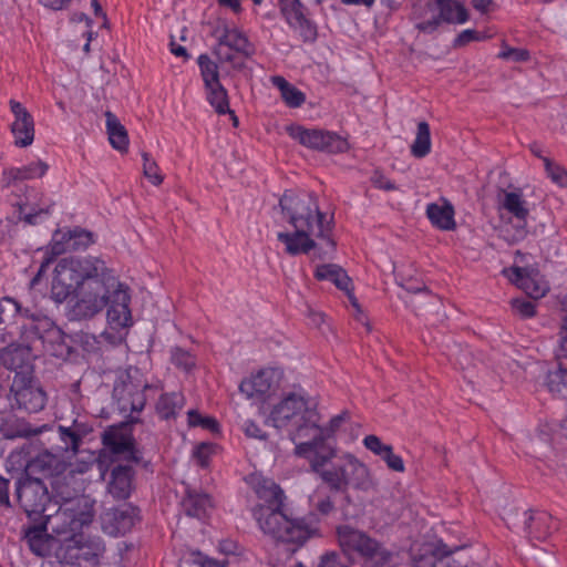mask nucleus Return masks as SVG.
I'll return each instance as SVG.
<instances>
[{
  "label": "nucleus",
  "mask_w": 567,
  "mask_h": 567,
  "mask_svg": "<svg viewBox=\"0 0 567 567\" xmlns=\"http://www.w3.org/2000/svg\"><path fill=\"white\" fill-rule=\"evenodd\" d=\"M336 535L341 550L349 557L362 558L373 567H409L401 553L389 550L381 542L361 529L339 525Z\"/></svg>",
  "instance_id": "20e7f679"
},
{
  "label": "nucleus",
  "mask_w": 567,
  "mask_h": 567,
  "mask_svg": "<svg viewBox=\"0 0 567 567\" xmlns=\"http://www.w3.org/2000/svg\"><path fill=\"white\" fill-rule=\"evenodd\" d=\"M127 427H109L103 436V452L109 454L112 462L124 460L140 462L141 453L135 446V441Z\"/></svg>",
  "instance_id": "f3484780"
},
{
  "label": "nucleus",
  "mask_w": 567,
  "mask_h": 567,
  "mask_svg": "<svg viewBox=\"0 0 567 567\" xmlns=\"http://www.w3.org/2000/svg\"><path fill=\"white\" fill-rule=\"evenodd\" d=\"M111 268L100 257L60 259L50 272V296L56 303L68 301L72 320L93 318L102 305L103 279Z\"/></svg>",
  "instance_id": "f257e3e1"
},
{
  "label": "nucleus",
  "mask_w": 567,
  "mask_h": 567,
  "mask_svg": "<svg viewBox=\"0 0 567 567\" xmlns=\"http://www.w3.org/2000/svg\"><path fill=\"white\" fill-rule=\"evenodd\" d=\"M426 216L431 224L437 229L453 230L456 227L454 207L445 198L427 204Z\"/></svg>",
  "instance_id": "c85d7f7f"
},
{
  "label": "nucleus",
  "mask_w": 567,
  "mask_h": 567,
  "mask_svg": "<svg viewBox=\"0 0 567 567\" xmlns=\"http://www.w3.org/2000/svg\"><path fill=\"white\" fill-rule=\"evenodd\" d=\"M11 399L14 411L34 413L44 408L47 394L32 378L31 372H17L11 385Z\"/></svg>",
  "instance_id": "2eb2a0df"
},
{
  "label": "nucleus",
  "mask_w": 567,
  "mask_h": 567,
  "mask_svg": "<svg viewBox=\"0 0 567 567\" xmlns=\"http://www.w3.org/2000/svg\"><path fill=\"white\" fill-rule=\"evenodd\" d=\"M105 117L110 144L118 152H126L130 144L126 128L113 113L107 112Z\"/></svg>",
  "instance_id": "473e14b6"
},
{
  "label": "nucleus",
  "mask_w": 567,
  "mask_h": 567,
  "mask_svg": "<svg viewBox=\"0 0 567 567\" xmlns=\"http://www.w3.org/2000/svg\"><path fill=\"white\" fill-rule=\"evenodd\" d=\"M9 106L13 116L10 124L13 143L20 148L28 147L33 143L35 135L33 116L22 103L16 100H10Z\"/></svg>",
  "instance_id": "a211bd4d"
},
{
  "label": "nucleus",
  "mask_w": 567,
  "mask_h": 567,
  "mask_svg": "<svg viewBox=\"0 0 567 567\" xmlns=\"http://www.w3.org/2000/svg\"><path fill=\"white\" fill-rule=\"evenodd\" d=\"M372 183L375 187H378L380 189H385V190L395 189L394 183H392L389 178H386L385 176H383L382 174H379V173H375L372 176Z\"/></svg>",
  "instance_id": "338daca9"
},
{
  "label": "nucleus",
  "mask_w": 567,
  "mask_h": 567,
  "mask_svg": "<svg viewBox=\"0 0 567 567\" xmlns=\"http://www.w3.org/2000/svg\"><path fill=\"white\" fill-rule=\"evenodd\" d=\"M286 131L292 140L312 151L337 154L349 148L347 138L334 132L308 128L300 124H291Z\"/></svg>",
  "instance_id": "4468645a"
},
{
  "label": "nucleus",
  "mask_w": 567,
  "mask_h": 567,
  "mask_svg": "<svg viewBox=\"0 0 567 567\" xmlns=\"http://www.w3.org/2000/svg\"><path fill=\"white\" fill-rule=\"evenodd\" d=\"M143 175L154 186H159L164 181V175L156 161L147 153L142 154Z\"/></svg>",
  "instance_id": "49530a36"
},
{
  "label": "nucleus",
  "mask_w": 567,
  "mask_h": 567,
  "mask_svg": "<svg viewBox=\"0 0 567 567\" xmlns=\"http://www.w3.org/2000/svg\"><path fill=\"white\" fill-rule=\"evenodd\" d=\"M240 394L256 405L262 415L271 404L272 398L286 389V375L279 367H264L252 371L239 383Z\"/></svg>",
  "instance_id": "1a4fd4ad"
},
{
  "label": "nucleus",
  "mask_w": 567,
  "mask_h": 567,
  "mask_svg": "<svg viewBox=\"0 0 567 567\" xmlns=\"http://www.w3.org/2000/svg\"><path fill=\"white\" fill-rule=\"evenodd\" d=\"M498 58L512 61H526L529 58V53L527 50L511 48L503 44L502 50L498 53Z\"/></svg>",
  "instance_id": "6e6d98bb"
},
{
  "label": "nucleus",
  "mask_w": 567,
  "mask_h": 567,
  "mask_svg": "<svg viewBox=\"0 0 567 567\" xmlns=\"http://www.w3.org/2000/svg\"><path fill=\"white\" fill-rule=\"evenodd\" d=\"M548 391L556 396L566 399L567 398V369L559 368L555 371H550L547 375L546 382Z\"/></svg>",
  "instance_id": "ea45409f"
},
{
  "label": "nucleus",
  "mask_w": 567,
  "mask_h": 567,
  "mask_svg": "<svg viewBox=\"0 0 567 567\" xmlns=\"http://www.w3.org/2000/svg\"><path fill=\"white\" fill-rule=\"evenodd\" d=\"M59 436L61 441L64 443L63 449L65 451H72L73 453H78L80 451V445L82 442V436L85 433L84 431L80 432L81 427H58Z\"/></svg>",
  "instance_id": "a18cd8bd"
},
{
  "label": "nucleus",
  "mask_w": 567,
  "mask_h": 567,
  "mask_svg": "<svg viewBox=\"0 0 567 567\" xmlns=\"http://www.w3.org/2000/svg\"><path fill=\"white\" fill-rule=\"evenodd\" d=\"M30 550L39 557H45L51 551V539L41 527H32L25 534Z\"/></svg>",
  "instance_id": "c9c22d12"
},
{
  "label": "nucleus",
  "mask_w": 567,
  "mask_h": 567,
  "mask_svg": "<svg viewBox=\"0 0 567 567\" xmlns=\"http://www.w3.org/2000/svg\"><path fill=\"white\" fill-rule=\"evenodd\" d=\"M178 567H210V561L206 560L199 551H192L181 558Z\"/></svg>",
  "instance_id": "5fc2aeb1"
},
{
  "label": "nucleus",
  "mask_w": 567,
  "mask_h": 567,
  "mask_svg": "<svg viewBox=\"0 0 567 567\" xmlns=\"http://www.w3.org/2000/svg\"><path fill=\"white\" fill-rule=\"evenodd\" d=\"M62 561L70 564L73 567H83V563L89 566H95L97 564V555L92 553L89 546L78 545L76 542L68 544L63 549V554L60 555Z\"/></svg>",
  "instance_id": "2f4dec72"
},
{
  "label": "nucleus",
  "mask_w": 567,
  "mask_h": 567,
  "mask_svg": "<svg viewBox=\"0 0 567 567\" xmlns=\"http://www.w3.org/2000/svg\"><path fill=\"white\" fill-rule=\"evenodd\" d=\"M49 169V165L37 159L21 167H7L2 171L1 184L10 187L18 182L32 181L43 177Z\"/></svg>",
  "instance_id": "393cba45"
},
{
  "label": "nucleus",
  "mask_w": 567,
  "mask_h": 567,
  "mask_svg": "<svg viewBox=\"0 0 567 567\" xmlns=\"http://www.w3.org/2000/svg\"><path fill=\"white\" fill-rule=\"evenodd\" d=\"M101 286H103L102 305L96 310V315L106 307V328L101 337L109 344L118 346L126 341L130 330L134 326L130 288L120 281L112 268Z\"/></svg>",
  "instance_id": "7ed1b4c3"
},
{
  "label": "nucleus",
  "mask_w": 567,
  "mask_h": 567,
  "mask_svg": "<svg viewBox=\"0 0 567 567\" xmlns=\"http://www.w3.org/2000/svg\"><path fill=\"white\" fill-rule=\"evenodd\" d=\"M315 277L318 280L330 281L337 288L342 290L347 295L353 309L358 312V315H361L359 302L353 293L352 281L341 267L334 264L319 265L315 270Z\"/></svg>",
  "instance_id": "412c9836"
},
{
  "label": "nucleus",
  "mask_w": 567,
  "mask_h": 567,
  "mask_svg": "<svg viewBox=\"0 0 567 567\" xmlns=\"http://www.w3.org/2000/svg\"><path fill=\"white\" fill-rule=\"evenodd\" d=\"M16 495L20 506L29 516L45 512L49 493L41 478L31 477L25 473L17 482Z\"/></svg>",
  "instance_id": "dca6fc26"
},
{
  "label": "nucleus",
  "mask_w": 567,
  "mask_h": 567,
  "mask_svg": "<svg viewBox=\"0 0 567 567\" xmlns=\"http://www.w3.org/2000/svg\"><path fill=\"white\" fill-rule=\"evenodd\" d=\"M512 308L517 315H519L523 318H529L535 315L534 302L524 298L513 299Z\"/></svg>",
  "instance_id": "13d9d810"
},
{
  "label": "nucleus",
  "mask_w": 567,
  "mask_h": 567,
  "mask_svg": "<svg viewBox=\"0 0 567 567\" xmlns=\"http://www.w3.org/2000/svg\"><path fill=\"white\" fill-rule=\"evenodd\" d=\"M336 458L332 466L322 472L320 476L332 491H346L348 486L363 488L369 484L368 467L353 454L343 453Z\"/></svg>",
  "instance_id": "9d476101"
},
{
  "label": "nucleus",
  "mask_w": 567,
  "mask_h": 567,
  "mask_svg": "<svg viewBox=\"0 0 567 567\" xmlns=\"http://www.w3.org/2000/svg\"><path fill=\"white\" fill-rule=\"evenodd\" d=\"M318 567H346V565L341 561L338 554L330 553L322 556Z\"/></svg>",
  "instance_id": "69168bd1"
},
{
  "label": "nucleus",
  "mask_w": 567,
  "mask_h": 567,
  "mask_svg": "<svg viewBox=\"0 0 567 567\" xmlns=\"http://www.w3.org/2000/svg\"><path fill=\"white\" fill-rule=\"evenodd\" d=\"M247 38L238 30H227L217 44L216 53L221 61H233L237 53H248Z\"/></svg>",
  "instance_id": "cd10ccee"
},
{
  "label": "nucleus",
  "mask_w": 567,
  "mask_h": 567,
  "mask_svg": "<svg viewBox=\"0 0 567 567\" xmlns=\"http://www.w3.org/2000/svg\"><path fill=\"white\" fill-rule=\"evenodd\" d=\"M182 508L187 516L202 519L208 515L213 504L208 494L188 489L182 501Z\"/></svg>",
  "instance_id": "c756f323"
},
{
  "label": "nucleus",
  "mask_w": 567,
  "mask_h": 567,
  "mask_svg": "<svg viewBox=\"0 0 567 567\" xmlns=\"http://www.w3.org/2000/svg\"><path fill=\"white\" fill-rule=\"evenodd\" d=\"M270 82L279 90L281 99L289 107H299L305 103V93L289 83L284 76H271Z\"/></svg>",
  "instance_id": "72a5a7b5"
},
{
  "label": "nucleus",
  "mask_w": 567,
  "mask_h": 567,
  "mask_svg": "<svg viewBox=\"0 0 567 567\" xmlns=\"http://www.w3.org/2000/svg\"><path fill=\"white\" fill-rule=\"evenodd\" d=\"M284 217L289 228L279 231L277 238L289 255L308 254L316 247V239H326L333 246L330 234L333 217L319 209L316 198L310 195H288L280 199Z\"/></svg>",
  "instance_id": "f03ea898"
},
{
  "label": "nucleus",
  "mask_w": 567,
  "mask_h": 567,
  "mask_svg": "<svg viewBox=\"0 0 567 567\" xmlns=\"http://www.w3.org/2000/svg\"><path fill=\"white\" fill-rule=\"evenodd\" d=\"M9 481L0 476V504L4 506L10 505L9 499Z\"/></svg>",
  "instance_id": "774afa93"
},
{
  "label": "nucleus",
  "mask_w": 567,
  "mask_h": 567,
  "mask_svg": "<svg viewBox=\"0 0 567 567\" xmlns=\"http://www.w3.org/2000/svg\"><path fill=\"white\" fill-rule=\"evenodd\" d=\"M384 453L380 456L388 465V467L395 472L404 471V463L400 455L393 453V449L389 445L384 451Z\"/></svg>",
  "instance_id": "4d7b16f0"
},
{
  "label": "nucleus",
  "mask_w": 567,
  "mask_h": 567,
  "mask_svg": "<svg viewBox=\"0 0 567 567\" xmlns=\"http://www.w3.org/2000/svg\"><path fill=\"white\" fill-rule=\"evenodd\" d=\"M246 482L254 489L258 498L264 501L265 506H282L284 492L272 480L252 473L246 477Z\"/></svg>",
  "instance_id": "b1692460"
},
{
  "label": "nucleus",
  "mask_w": 567,
  "mask_h": 567,
  "mask_svg": "<svg viewBox=\"0 0 567 567\" xmlns=\"http://www.w3.org/2000/svg\"><path fill=\"white\" fill-rule=\"evenodd\" d=\"M396 280L401 287H403L406 291H411L416 295V303H421L422 301H426L433 308H437L440 306L439 299L429 293L422 285H413L410 281L405 280L403 276L398 272Z\"/></svg>",
  "instance_id": "79ce46f5"
},
{
  "label": "nucleus",
  "mask_w": 567,
  "mask_h": 567,
  "mask_svg": "<svg viewBox=\"0 0 567 567\" xmlns=\"http://www.w3.org/2000/svg\"><path fill=\"white\" fill-rule=\"evenodd\" d=\"M171 359L176 368L183 370L186 373L192 372L196 365L195 357L182 348H174L172 350Z\"/></svg>",
  "instance_id": "09e8293b"
},
{
  "label": "nucleus",
  "mask_w": 567,
  "mask_h": 567,
  "mask_svg": "<svg viewBox=\"0 0 567 567\" xmlns=\"http://www.w3.org/2000/svg\"><path fill=\"white\" fill-rule=\"evenodd\" d=\"M2 434L7 439H16V437H30L35 436L42 432V427H1Z\"/></svg>",
  "instance_id": "864d4df0"
},
{
  "label": "nucleus",
  "mask_w": 567,
  "mask_h": 567,
  "mask_svg": "<svg viewBox=\"0 0 567 567\" xmlns=\"http://www.w3.org/2000/svg\"><path fill=\"white\" fill-rule=\"evenodd\" d=\"M147 388L138 369L130 368L122 373L113 390V396L117 401L121 413L133 420V413L144 408L146 401L144 391Z\"/></svg>",
  "instance_id": "f8f14e48"
},
{
  "label": "nucleus",
  "mask_w": 567,
  "mask_h": 567,
  "mask_svg": "<svg viewBox=\"0 0 567 567\" xmlns=\"http://www.w3.org/2000/svg\"><path fill=\"white\" fill-rule=\"evenodd\" d=\"M18 218L28 224L35 225L43 221L51 214V204L49 202L38 203L31 200L28 196L25 202H18Z\"/></svg>",
  "instance_id": "7c9ffc66"
},
{
  "label": "nucleus",
  "mask_w": 567,
  "mask_h": 567,
  "mask_svg": "<svg viewBox=\"0 0 567 567\" xmlns=\"http://www.w3.org/2000/svg\"><path fill=\"white\" fill-rule=\"evenodd\" d=\"M363 444L369 451H371L373 454L378 455L379 457L384 453L383 451L389 446V444L383 443L375 435L365 436L363 440Z\"/></svg>",
  "instance_id": "680f3d73"
},
{
  "label": "nucleus",
  "mask_w": 567,
  "mask_h": 567,
  "mask_svg": "<svg viewBox=\"0 0 567 567\" xmlns=\"http://www.w3.org/2000/svg\"><path fill=\"white\" fill-rule=\"evenodd\" d=\"M94 243V235L81 228L58 229L51 239L50 249L54 255L86 249Z\"/></svg>",
  "instance_id": "aec40b11"
},
{
  "label": "nucleus",
  "mask_w": 567,
  "mask_h": 567,
  "mask_svg": "<svg viewBox=\"0 0 567 567\" xmlns=\"http://www.w3.org/2000/svg\"><path fill=\"white\" fill-rule=\"evenodd\" d=\"M184 396L182 393H169L161 396L156 412L162 421H171L183 408Z\"/></svg>",
  "instance_id": "f704fd0d"
},
{
  "label": "nucleus",
  "mask_w": 567,
  "mask_h": 567,
  "mask_svg": "<svg viewBox=\"0 0 567 567\" xmlns=\"http://www.w3.org/2000/svg\"><path fill=\"white\" fill-rule=\"evenodd\" d=\"M300 7L299 0H281V12L289 24L300 23L302 20Z\"/></svg>",
  "instance_id": "8fccbe9b"
},
{
  "label": "nucleus",
  "mask_w": 567,
  "mask_h": 567,
  "mask_svg": "<svg viewBox=\"0 0 567 567\" xmlns=\"http://www.w3.org/2000/svg\"><path fill=\"white\" fill-rule=\"evenodd\" d=\"M6 312H10L12 316H30L29 310L22 309V307L16 299L9 297L2 298L0 300V323L3 321L2 317Z\"/></svg>",
  "instance_id": "603ef678"
},
{
  "label": "nucleus",
  "mask_w": 567,
  "mask_h": 567,
  "mask_svg": "<svg viewBox=\"0 0 567 567\" xmlns=\"http://www.w3.org/2000/svg\"><path fill=\"white\" fill-rule=\"evenodd\" d=\"M65 467V463L59 456L45 451L28 462L25 473L40 474L53 481L63 475Z\"/></svg>",
  "instance_id": "a878e982"
},
{
  "label": "nucleus",
  "mask_w": 567,
  "mask_h": 567,
  "mask_svg": "<svg viewBox=\"0 0 567 567\" xmlns=\"http://www.w3.org/2000/svg\"><path fill=\"white\" fill-rule=\"evenodd\" d=\"M472 41H477V30L466 29L463 30L455 39V47H463Z\"/></svg>",
  "instance_id": "e2e57ef3"
},
{
  "label": "nucleus",
  "mask_w": 567,
  "mask_h": 567,
  "mask_svg": "<svg viewBox=\"0 0 567 567\" xmlns=\"http://www.w3.org/2000/svg\"><path fill=\"white\" fill-rule=\"evenodd\" d=\"M188 425H218V422L212 416L200 414L197 410H189Z\"/></svg>",
  "instance_id": "052dcab7"
},
{
  "label": "nucleus",
  "mask_w": 567,
  "mask_h": 567,
  "mask_svg": "<svg viewBox=\"0 0 567 567\" xmlns=\"http://www.w3.org/2000/svg\"><path fill=\"white\" fill-rule=\"evenodd\" d=\"M543 164L547 177L557 186H567V171L558 163L551 161L548 157H543Z\"/></svg>",
  "instance_id": "de8ad7c7"
},
{
  "label": "nucleus",
  "mask_w": 567,
  "mask_h": 567,
  "mask_svg": "<svg viewBox=\"0 0 567 567\" xmlns=\"http://www.w3.org/2000/svg\"><path fill=\"white\" fill-rule=\"evenodd\" d=\"M138 519V509L132 505L107 509L102 514V528L111 536L125 535Z\"/></svg>",
  "instance_id": "6ab92c4d"
},
{
  "label": "nucleus",
  "mask_w": 567,
  "mask_h": 567,
  "mask_svg": "<svg viewBox=\"0 0 567 567\" xmlns=\"http://www.w3.org/2000/svg\"><path fill=\"white\" fill-rule=\"evenodd\" d=\"M431 152V133L426 122L417 124L416 135L411 146V153L415 157H424Z\"/></svg>",
  "instance_id": "58836bf2"
},
{
  "label": "nucleus",
  "mask_w": 567,
  "mask_h": 567,
  "mask_svg": "<svg viewBox=\"0 0 567 567\" xmlns=\"http://www.w3.org/2000/svg\"><path fill=\"white\" fill-rule=\"evenodd\" d=\"M95 501L86 495H78L64 506H60L54 516H48V524L53 532L61 534L75 532L92 523Z\"/></svg>",
  "instance_id": "9b49d317"
},
{
  "label": "nucleus",
  "mask_w": 567,
  "mask_h": 567,
  "mask_svg": "<svg viewBox=\"0 0 567 567\" xmlns=\"http://www.w3.org/2000/svg\"><path fill=\"white\" fill-rule=\"evenodd\" d=\"M412 19L416 29L431 33L443 22L463 24L468 20L465 4L461 0H411Z\"/></svg>",
  "instance_id": "6e6552de"
},
{
  "label": "nucleus",
  "mask_w": 567,
  "mask_h": 567,
  "mask_svg": "<svg viewBox=\"0 0 567 567\" xmlns=\"http://www.w3.org/2000/svg\"><path fill=\"white\" fill-rule=\"evenodd\" d=\"M556 358L559 364H563V360L567 361V317L563 321V326L559 333V343L556 349Z\"/></svg>",
  "instance_id": "bf43d9fd"
},
{
  "label": "nucleus",
  "mask_w": 567,
  "mask_h": 567,
  "mask_svg": "<svg viewBox=\"0 0 567 567\" xmlns=\"http://www.w3.org/2000/svg\"><path fill=\"white\" fill-rule=\"evenodd\" d=\"M217 452V445L213 443H200L194 450L193 456L197 464L206 467L209 464L210 456Z\"/></svg>",
  "instance_id": "3c124183"
},
{
  "label": "nucleus",
  "mask_w": 567,
  "mask_h": 567,
  "mask_svg": "<svg viewBox=\"0 0 567 567\" xmlns=\"http://www.w3.org/2000/svg\"><path fill=\"white\" fill-rule=\"evenodd\" d=\"M342 423L358 424V420L352 412L346 410V411H342L339 414L334 415L330 420L329 425H341Z\"/></svg>",
  "instance_id": "0e129e2a"
},
{
  "label": "nucleus",
  "mask_w": 567,
  "mask_h": 567,
  "mask_svg": "<svg viewBox=\"0 0 567 567\" xmlns=\"http://www.w3.org/2000/svg\"><path fill=\"white\" fill-rule=\"evenodd\" d=\"M498 209L515 217L519 224L517 239L525 236L526 219L529 214L527 202L519 192H503L498 195Z\"/></svg>",
  "instance_id": "4be33fe9"
},
{
  "label": "nucleus",
  "mask_w": 567,
  "mask_h": 567,
  "mask_svg": "<svg viewBox=\"0 0 567 567\" xmlns=\"http://www.w3.org/2000/svg\"><path fill=\"white\" fill-rule=\"evenodd\" d=\"M527 258L526 255L518 252L515 256L514 265L504 268L502 274L529 297L543 298L549 290L548 282L540 275L536 265L527 262Z\"/></svg>",
  "instance_id": "ddd939ff"
},
{
  "label": "nucleus",
  "mask_w": 567,
  "mask_h": 567,
  "mask_svg": "<svg viewBox=\"0 0 567 567\" xmlns=\"http://www.w3.org/2000/svg\"><path fill=\"white\" fill-rule=\"evenodd\" d=\"M419 564V567H454L445 546L436 547L431 555L422 557Z\"/></svg>",
  "instance_id": "c03bdc74"
},
{
  "label": "nucleus",
  "mask_w": 567,
  "mask_h": 567,
  "mask_svg": "<svg viewBox=\"0 0 567 567\" xmlns=\"http://www.w3.org/2000/svg\"><path fill=\"white\" fill-rule=\"evenodd\" d=\"M526 515L525 530L533 539L545 540L557 529V523L545 511H530Z\"/></svg>",
  "instance_id": "bb28decb"
},
{
  "label": "nucleus",
  "mask_w": 567,
  "mask_h": 567,
  "mask_svg": "<svg viewBox=\"0 0 567 567\" xmlns=\"http://www.w3.org/2000/svg\"><path fill=\"white\" fill-rule=\"evenodd\" d=\"M252 515L264 534L282 543L301 546L317 533L303 520L288 518L281 507L257 505Z\"/></svg>",
  "instance_id": "0eeeda50"
},
{
  "label": "nucleus",
  "mask_w": 567,
  "mask_h": 567,
  "mask_svg": "<svg viewBox=\"0 0 567 567\" xmlns=\"http://www.w3.org/2000/svg\"><path fill=\"white\" fill-rule=\"evenodd\" d=\"M24 351L17 347H6L0 350V365L8 370L24 372L23 370ZM25 372H29L25 370Z\"/></svg>",
  "instance_id": "4c0bfd02"
},
{
  "label": "nucleus",
  "mask_w": 567,
  "mask_h": 567,
  "mask_svg": "<svg viewBox=\"0 0 567 567\" xmlns=\"http://www.w3.org/2000/svg\"><path fill=\"white\" fill-rule=\"evenodd\" d=\"M72 478H73L72 475L63 474L62 476L54 478L51 482V486H52L54 496L62 502L61 506H64L66 504V502H71L72 499H74L78 496L76 491L74 488L69 487L68 480H72Z\"/></svg>",
  "instance_id": "37998d69"
},
{
  "label": "nucleus",
  "mask_w": 567,
  "mask_h": 567,
  "mask_svg": "<svg viewBox=\"0 0 567 567\" xmlns=\"http://www.w3.org/2000/svg\"><path fill=\"white\" fill-rule=\"evenodd\" d=\"M197 63L199 66L204 86H212V84L220 82L218 65L208 55L200 54L197 59Z\"/></svg>",
  "instance_id": "a19ab883"
},
{
  "label": "nucleus",
  "mask_w": 567,
  "mask_h": 567,
  "mask_svg": "<svg viewBox=\"0 0 567 567\" xmlns=\"http://www.w3.org/2000/svg\"><path fill=\"white\" fill-rule=\"evenodd\" d=\"M205 90L208 103L218 114L231 113L227 91L220 82L205 86Z\"/></svg>",
  "instance_id": "e433bc0d"
},
{
  "label": "nucleus",
  "mask_w": 567,
  "mask_h": 567,
  "mask_svg": "<svg viewBox=\"0 0 567 567\" xmlns=\"http://www.w3.org/2000/svg\"><path fill=\"white\" fill-rule=\"evenodd\" d=\"M134 472L130 465L117 464L112 467L107 481V493L117 501L127 499L133 491Z\"/></svg>",
  "instance_id": "5701e85b"
},
{
  "label": "nucleus",
  "mask_w": 567,
  "mask_h": 567,
  "mask_svg": "<svg viewBox=\"0 0 567 567\" xmlns=\"http://www.w3.org/2000/svg\"><path fill=\"white\" fill-rule=\"evenodd\" d=\"M318 404L315 398L310 396L300 386H293L282 391L281 398L264 410L262 416L266 422L274 425H317L319 421Z\"/></svg>",
  "instance_id": "39448f33"
},
{
  "label": "nucleus",
  "mask_w": 567,
  "mask_h": 567,
  "mask_svg": "<svg viewBox=\"0 0 567 567\" xmlns=\"http://www.w3.org/2000/svg\"><path fill=\"white\" fill-rule=\"evenodd\" d=\"M296 444V455L306 458L311 471L321 476L328 467L327 465L334 460L337 454V441L332 427H297L291 435Z\"/></svg>",
  "instance_id": "423d86ee"
}]
</instances>
